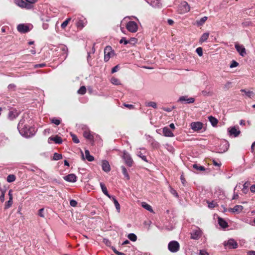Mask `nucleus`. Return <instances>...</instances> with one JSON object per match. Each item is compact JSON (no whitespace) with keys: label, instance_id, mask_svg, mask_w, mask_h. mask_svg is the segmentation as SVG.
I'll use <instances>...</instances> for the list:
<instances>
[{"label":"nucleus","instance_id":"nucleus-58","mask_svg":"<svg viewBox=\"0 0 255 255\" xmlns=\"http://www.w3.org/2000/svg\"><path fill=\"white\" fill-rule=\"evenodd\" d=\"M121 44L124 43V44L126 45L128 44V40H127L125 37H123L120 41Z\"/></svg>","mask_w":255,"mask_h":255},{"label":"nucleus","instance_id":"nucleus-36","mask_svg":"<svg viewBox=\"0 0 255 255\" xmlns=\"http://www.w3.org/2000/svg\"><path fill=\"white\" fill-rule=\"evenodd\" d=\"M241 91L242 92H244L245 93V94L248 97H250V98H252V97H253L254 96V93L253 91H247L245 89H242L241 90Z\"/></svg>","mask_w":255,"mask_h":255},{"label":"nucleus","instance_id":"nucleus-19","mask_svg":"<svg viewBox=\"0 0 255 255\" xmlns=\"http://www.w3.org/2000/svg\"><path fill=\"white\" fill-rule=\"evenodd\" d=\"M63 178L65 180L70 182H75L77 181V177L74 174H68Z\"/></svg>","mask_w":255,"mask_h":255},{"label":"nucleus","instance_id":"nucleus-56","mask_svg":"<svg viewBox=\"0 0 255 255\" xmlns=\"http://www.w3.org/2000/svg\"><path fill=\"white\" fill-rule=\"evenodd\" d=\"M70 205L72 207H76L77 205V202L73 199L70 201Z\"/></svg>","mask_w":255,"mask_h":255},{"label":"nucleus","instance_id":"nucleus-3","mask_svg":"<svg viewBox=\"0 0 255 255\" xmlns=\"http://www.w3.org/2000/svg\"><path fill=\"white\" fill-rule=\"evenodd\" d=\"M180 249V245L177 241H172L168 243V249L171 253H176Z\"/></svg>","mask_w":255,"mask_h":255},{"label":"nucleus","instance_id":"nucleus-32","mask_svg":"<svg viewBox=\"0 0 255 255\" xmlns=\"http://www.w3.org/2000/svg\"><path fill=\"white\" fill-rule=\"evenodd\" d=\"M121 168H122V173L124 174L125 177L127 180H129L130 177H129V175L128 174V172L126 168V167L124 166H122L121 167Z\"/></svg>","mask_w":255,"mask_h":255},{"label":"nucleus","instance_id":"nucleus-29","mask_svg":"<svg viewBox=\"0 0 255 255\" xmlns=\"http://www.w3.org/2000/svg\"><path fill=\"white\" fill-rule=\"evenodd\" d=\"M192 167L197 171H203L205 170V167L199 164H193Z\"/></svg>","mask_w":255,"mask_h":255},{"label":"nucleus","instance_id":"nucleus-10","mask_svg":"<svg viewBox=\"0 0 255 255\" xmlns=\"http://www.w3.org/2000/svg\"><path fill=\"white\" fill-rule=\"evenodd\" d=\"M83 130V136L85 138L89 139L90 141L94 138V134H92L90 131L86 127L82 128Z\"/></svg>","mask_w":255,"mask_h":255},{"label":"nucleus","instance_id":"nucleus-51","mask_svg":"<svg viewBox=\"0 0 255 255\" xmlns=\"http://www.w3.org/2000/svg\"><path fill=\"white\" fill-rule=\"evenodd\" d=\"M196 52H197L199 56H202L203 55V49L202 47H198L196 49Z\"/></svg>","mask_w":255,"mask_h":255},{"label":"nucleus","instance_id":"nucleus-38","mask_svg":"<svg viewBox=\"0 0 255 255\" xmlns=\"http://www.w3.org/2000/svg\"><path fill=\"white\" fill-rule=\"evenodd\" d=\"M128 237L130 241L133 242H135L137 240L136 236L133 233L128 234Z\"/></svg>","mask_w":255,"mask_h":255},{"label":"nucleus","instance_id":"nucleus-53","mask_svg":"<svg viewBox=\"0 0 255 255\" xmlns=\"http://www.w3.org/2000/svg\"><path fill=\"white\" fill-rule=\"evenodd\" d=\"M238 65H239V63L237 62H236L235 60H233L232 62V63L231 64V65L230 66V67L231 68H233L237 67Z\"/></svg>","mask_w":255,"mask_h":255},{"label":"nucleus","instance_id":"nucleus-16","mask_svg":"<svg viewBox=\"0 0 255 255\" xmlns=\"http://www.w3.org/2000/svg\"><path fill=\"white\" fill-rule=\"evenodd\" d=\"M51 141H53L55 143H62L63 142V140L60 136H59L57 135L50 136L48 138V142L50 143Z\"/></svg>","mask_w":255,"mask_h":255},{"label":"nucleus","instance_id":"nucleus-64","mask_svg":"<svg viewBox=\"0 0 255 255\" xmlns=\"http://www.w3.org/2000/svg\"><path fill=\"white\" fill-rule=\"evenodd\" d=\"M199 255H209V254L206 251L201 250L200 251Z\"/></svg>","mask_w":255,"mask_h":255},{"label":"nucleus","instance_id":"nucleus-39","mask_svg":"<svg viewBox=\"0 0 255 255\" xmlns=\"http://www.w3.org/2000/svg\"><path fill=\"white\" fill-rule=\"evenodd\" d=\"M136 155L140 157L143 160H144L145 162H148L146 156L143 155V154L141 153L140 151H137L136 153Z\"/></svg>","mask_w":255,"mask_h":255},{"label":"nucleus","instance_id":"nucleus-12","mask_svg":"<svg viewBox=\"0 0 255 255\" xmlns=\"http://www.w3.org/2000/svg\"><path fill=\"white\" fill-rule=\"evenodd\" d=\"M178 102L184 104H191L195 102V99L193 98H188L187 96H181L179 98Z\"/></svg>","mask_w":255,"mask_h":255},{"label":"nucleus","instance_id":"nucleus-50","mask_svg":"<svg viewBox=\"0 0 255 255\" xmlns=\"http://www.w3.org/2000/svg\"><path fill=\"white\" fill-rule=\"evenodd\" d=\"M76 25L78 28H82L84 26L83 21L82 20H79L76 23Z\"/></svg>","mask_w":255,"mask_h":255},{"label":"nucleus","instance_id":"nucleus-43","mask_svg":"<svg viewBox=\"0 0 255 255\" xmlns=\"http://www.w3.org/2000/svg\"><path fill=\"white\" fill-rule=\"evenodd\" d=\"M142 207L145 209L146 210L150 211V212H152V207H151L150 205H149V204L145 203V202H143L142 203Z\"/></svg>","mask_w":255,"mask_h":255},{"label":"nucleus","instance_id":"nucleus-45","mask_svg":"<svg viewBox=\"0 0 255 255\" xmlns=\"http://www.w3.org/2000/svg\"><path fill=\"white\" fill-rule=\"evenodd\" d=\"M145 106L147 107H151L154 109L157 108V104L154 102H149L145 103Z\"/></svg>","mask_w":255,"mask_h":255},{"label":"nucleus","instance_id":"nucleus-14","mask_svg":"<svg viewBox=\"0 0 255 255\" xmlns=\"http://www.w3.org/2000/svg\"><path fill=\"white\" fill-rule=\"evenodd\" d=\"M17 30L21 33H26L29 31L28 25L24 24H19L17 26Z\"/></svg>","mask_w":255,"mask_h":255},{"label":"nucleus","instance_id":"nucleus-42","mask_svg":"<svg viewBox=\"0 0 255 255\" xmlns=\"http://www.w3.org/2000/svg\"><path fill=\"white\" fill-rule=\"evenodd\" d=\"M71 20V18H67L64 21L62 22L61 25V27L62 28L64 29L68 25L69 21Z\"/></svg>","mask_w":255,"mask_h":255},{"label":"nucleus","instance_id":"nucleus-54","mask_svg":"<svg viewBox=\"0 0 255 255\" xmlns=\"http://www.w3.org/2000/svg\"><path fill=\"white\" fill-rule=\"evenodd\" d=\"M12 204V199L10 200L9 199V200L6 203V204L5 205V208H9Z\"/></svg>","mask_w":255,"mask_h":255},{"label":"nucleus","instance_id":"nucleus-31","mask_svg":"<svg viewBox=\"0 0 255 255\" xmlns=\"http://www.w3.org/2000/svg\"><path fill=\"white\" fill-rule=\"evenodd\" d=\"M207 19L208 17L207 16L201 18L199 20L196 21L197 25L199 26L203 25Z\"/></svg>","mask_w":255,"mask_h":255},{"label":"nucleus","instance_id":"nucleus-6","mask_svg":"<svg viewBox=\"0 0 255 255\" xmlns=\"http://www.w3.org/2000/svg\"><path fill=\"white\" fill-rule=\"evenodd\" d=\"M229 147V144H217L214 151L219 153H223L226 152Z\"/></svg>","mask_w":255,"mask_h":255},{"label":"nucleus","instance_id":"nucleus-57","mask_svg":"<svg viewBox=\"0 0 255 255\" xmlns=\"http://www.w3.org/2000/svg\"><path fill=\"white\" fill-rule=\"evenodd\" d=\"M43 212H44V208H41V209H39L38 211V216H39L41 217L44 218V215L43 214Z\"/></svg>","mask_w":255,"mask_h":255},{"label":"nucleus","instance_id":"nucleus-9","mask_svg":"<svg viewBox=\"0 0 255 255\" xmlns=\"http://www.w3.org/2000/svg\"><path fill=\"white\" fill-rule=\"evenodd\" d=\"M224 246L230 249H236L238 247L237 243L234 239H230L224 242Z\"/></svg>","mask_w":255,"mask_h":255},{"label":"nucleus","instance_id":"nucleus-55","mask_svg":"<svg viewBox=\"0 0 255 255\" xmlns=\"http://www.w3.org/2000/svg\"><path fill=\"white\" fill-rule=\"evenodd\" d=\"M250 183L248 182H246L243 185V191L245 193H246L245 190H247L249 187Z\"/></svg>","mask_w":255,"mask_h":255},{"label":"nucleus","instance_id":"nucleus-8","mask_svg":"<svg viewBox=\"0 0 255 255\" xmlns=\"http://www.w3.org/2000/svg\"><path fill=\"white\" fill-rule=\"evenodd\" d=\"M190 7L186 1H183L179 5V10L181 13H184L190 11Z\"/></svg>","mask_w":255,"mask_h":255},{"label":"nucleus","instance_id":"nucleus-52","mask_svg":"<svg viewBox=\"0 0 255 255\" xmlns=\"http://www.w3.org/2000/svg\"><path fill=\"white\" fill-rule=\"evenodd\" d=\"M71 136L72 138V140L74 142L78 143L79 142V140L78 139V137L75 135V134H71Z\"/></svg>","mask_w":255,"mask_h":255},{"label":"nucleus","instance_id":"nucleus-25","mask_svg":"<svg viewBox=\"0 0 255 255\" xmlns=\"http://www.w3.org/2000/svg\"><path fill=\"white\" fill-rule=\"evenodd\" d=\"M111 199L113 201L117 211H118V213H120V205L118 201L116 199L115 196H112V197Z\"/></svg>","mask_w":255,"mask_h":255},{"label":"nucleus","instance_id":"nucleus-61","mask_svg":"<svg viewBox=\"0 0 255 255\" xmlns=\"http://www.w3.org/2000/svg\"><path fill=\"white\" fill-rule=\"evenodd\" d=\"M175 108L174 107H172V108H163L162 109L163 111H166V112H171L173 109H174Z\"/></svg>","mask_w":255,"mask_h":255},{"label":"nucleus","instance_id":"nucleus-7","mask_svg":"<svg viewBox=\"0 0 255 255\" xmlns=\"http://www.w3.org/2000/svg\"><path fill=\"white\" fill-rule=\"evenodd\" d=\"M126 28L131 32H135L137 30L138 26L135 22L130 21L127 23Z\"/></svg>","mask_w":255,"mask_h":255},{"label":"nucleus","instance_id":"nucleus-27","mask_svg":"<svg viewBox=\"0 0 255 255\" xmlns=\"http://www.w3.org/2000/svg\"><path fill=\"white\" fill-rule=\"evenodd\" d=\"M209 36V33L206 32L203 33L199 39V42L203 43L207 41Z\"/></svg>","mask_w":255,"mask_h":255},{"label":"nucleus","instance_id":"nucleus-40","mask_svg":"<svg viewBox=\"0 0 255 255\" xmlns=\"http://www.w3.org/2000/svg\"><path fill=\"white\" fill-rule=\"evenodd\" d=\"M62 157V156L61 154L55 152L53 154L52 159L54 160H58L61 159Z\"/></svg>","mask_w":255,"mask_h":255},{"label":"nucleus","instance_id":"nucleus-41","mask_svg":"<svg viewBox=\"0 0 255 255\" xmlns=\"http://www.w3.org/2000/svg\"><path fill=\"white\" fill-rule=\"evenodd\" d=\"M111 82L112 84L115 85H119L121 84L119 80L115 77L112 78L111 79Z\"/></svg>","mask_w":255,"mask_h":255},{"label":"nucleus","instance_id":"nucleus-13","mask_svg":"<svg viewBox=\"0 0 255 255\" xmlns=\"http://www.w3.org/2000/svg\"><path fill=\"white\" fill-rule=\"evenodd\" d=\"M235 48L240 55L244 57L246 55V49L244 46L236 44Z\"/></svg>","mask_w":255,"mask_h":255},{"label":"nucleus","instance_id":"nucleus-26","mask_svg":"<svg viewBox=\"0 0 255 255\" xmlns=\"http://www.w3.org/2000/svg\"><path fill=\"white\" fill-rule=\"evenodd\" d=\"M218 223L219 225L223 228H226L228 226V223L221 218H218Z\"/></svg>","mask_w":255,"mask_h":255},{"label":"nucleus","instance_id":"nucleus-2","mask_svg":"<svg viewBox=\"0 0 255 255\" xmlns=\"http://www.w3.org/2000/svg\"><path fill=\"white\" fill-rule=\"evenodd\" d=\"M122 158L125 164L128 167H131L133 164V160L130 154L126 150L123 151Z\"/></svg>","mask_w":255,"mask_h":255},{"label":"nucleus","instance_id":"nucleus-4","mask_svg":"<svg viewBox=\"0 0 255 255\" xmlns=\"http://www.w3.org/2000/svg\"><path fill=\"white\" fill-rule=\"evenodd\" d=\"M191 238L193 240H199L202 235V232L201 229L195 227L191 232Z\"/></svg>","mask_w":255,"mask_h":255},{"label":"nucleus","instance_id":"nucleus-17","mask_svg":"<svg viewBox=\"0 0 255 255\" xmlns=\"http://www.w3.org/2000/svg\"><path fill=\"white\" fill-rule=\"evenodd\" d=\"M152 7L159 8L161 6L160 0H145Z\"/></svg>","mask_w":255,"mask_h":255},{"label":"nucleus","instance_id":"nucleus-44","mask_svg":"<svg viewBox=\"0 0 255 255\" xmlns=\"http://www.w3.org/2000/svg\"><path fill=\"white\" fill-rule=\"evenodd\" d=\"M86 92V88L84 86H83L80 87V88L78 91V93L80 95H84Z\"/></svg>","mask_w":255,"mask_h":255},{"label":"nucleus","instance_id":"nucleus-18","mask_svg":"<svg viewBox=\"0 0 255 255\" xmlns=\"http://www.w3.org/2000/svg\"><path fill=\"white\" fill-rule=\"evenodd\" d=\"M62 54L63 56L62 58L63 60H64L66 59L68 55V48L66 46L64 45H62L59 47Z\"/></svg>","mask_w":255,"mask_h":255},{"label":"nucleus","instance_id":"nucleus-28","mask_svg":"<svg viewBox=\"0 0 255 255\" xmlns=\"http://www.w3.org/2000/svg\"><path fill=\"white\" fill-rule=\"evenodd\" d=\"M85 154L86 159L89 161H92L94 160V157L90 154V152L88 150H85Z\"/></svg>","mask_w":255,"mask_h":255},{"label":"nucleus","instance_id":"nucleus-47","mask_svg":"<svg viewBox=\"0 0 255 255\" xmlns=\"http://www.w3.org/2000/svg\"><path fill=\"white\" fill-rule=\"evenodd\" d=\"M165 147L170 152L173 153L174 151V148L172 147L171 144H164Z\"/></svg>","mask_w":255,"mask_h":255},{"label":"nucleus","instance_id":"nucleus-21","mask_svg":"<svg viewBox=\"0 0 255 255\" xmlns=\"http://www.w3.org/2000/svg\"><path fill=\"white\" fill-rule=\"evenodd\" d=\"M18 114V112L16 110H12L9 112L8 117L10 120H13L16 118Z\"/></svg>","mask_w":255,"mask_h":255},{"label":"nucleus","instance_id":"nucleus-23","mask_svg":"<svg viewBox=\"0 0 255 255\" xmlns=\"http://www.w3.org/2000/svg\"><path fill=\"white\" fill-rule=\"evenodd\" d=\"M244 209L243 206L241 205H236L234 208H231L230 211H232L233 213H239L241 212Z\"/></svg>","mask_w":255,"mask_h":255},{"label":"nucleus","instance_id":"nucleus-34","mask_svg":"<svg viewBox=\"0 0 255 255\" xmlns=\"http://www.w3.org/2000/svg\"><path fill=\"white\" fill-rule=\"evenodd\" d=\"M16 179V177H15V176L13 174H10V175H8L7 177V178H6V181L9 182V183H10V182H12L13 181H14Z\"/></svg>","mask_w":255,"mask_h":255},{"label":"nucleus","instance_id":"nucleus-5","mask_svg":"<svg viewBox=\"0 0 255 255\" xmlns=\"http://www.w3.org/2000/svg\"><path fill=\"white\" fill-rule=\"evenodd\" d=\"M104 60L105 61H108L110 58L113 56L114 52L112 49V47L110 46H106L104 49Z\"/></svg>","mask_w":255,"mask_h":255},{"label":"nucleus","instance_id":"nucleus-30","mask_svg":"<svg viewBox=\"0 0 255 255\" xmlns=\"http://www.w3.org/2000/svg\"><path fill=\"white\" fill-rule=\"evenodd\" d=\"M209 120L213 127H215L217 126L218 123V121L217 119L212 116H210L209 117Z\"/></svg>","mask_w":255,"mask_h":255},{"label":"nucleus","instance_id":"nucleus-1","mask_svg":"<svg viewBox=\"0 0 255 255\" xmlns=\"http://www.w3.org/2000/svg\"><path fill=\"white\" fill-rule=\"evenodd\" d=\"M25 120L22 119L19 121L17 128L20 134L25 137H29L33 136L36 131L35 128L32 127H29L25 124Z\"/></svg>","mask_w":255,"mask_h":255},{"label":"nucleus","instance_id":"nucleus-60","mask_svg":"<svg viewBox=\"0 0 255 255\" xmlns=\"http://www.w3.org/2000/svg\"><path fill=\"white\" fill-rule=\"evenodd\" d=\"M32 5H31V4L29 3V2H27L25 0V6H24V7L26 8L27 9H30V8H32Z\"/></svg>","mask_w":255,"mask_h":255},{"label":"nucleus","instance_id":"nucleus-20","mask_svg":"<svg viewBox=\"0 0 255 255\" xmlns=\"http://www.w3.org/2000/svg\"><path fill=\"white\" fill-rule=\"evenodd\" d=\"M102 168L103 170L106 172H109L111 170V167L109 164V163L106 160L102 161Z\"/></svg>","mask_w":255,"mask_h":255},{"label":"nucleus","instance_id":"nucleus-59","mask_svg":"<svg viewBox=\"0 0 255 255\" xmlns=\"http://www.w3.org/2000/svg\"><path fill=\"white\" fill-rule=\"evenodd\" d=\"M232 83L231 82H228L225 85H224V89L228 90L231 87Z\"/></svg>","mask_w":255,"mask_h":255},{"label":"nucleus","instance_id":"nucleus-62","mask_svg":"<svg viewBox=\"0 0 255 255\" xmlns=\"http://www.w3.org/2000/svg\"><path fill=\"white\" fill-rule=\"evenodd\" d=\"M45 64L42 63V64H36L34 65V68H42L45 66Z\"/></svg>","mask_w":255,"mask_h":255},{"label":"nucleus","instance_id":"nucleus-63","mask_svg":"<svg viewBox=\"0 0 255 255\" xmlns=\"http://www.w3.org/2000/svg\"><path fill=\"white\" fill-rule=\"evenodd\" d=\"M103 242L108 246H110L111 245V242L108 239H104Z\"/></svg>","mask_w":255,"mask_h":255},{"label":"nucleus","instance_id":"nucleus-11","mask_svg":"<svg viewBox=\"0 0 255 255\" xmlns=\"http://www.w3.org/2000/svg\"><path fill=\"white\" fill-rule=\"evenodd\" d=\"M203 124L200 122H192L190 124L192 129L195 131H198L203 128Z\"/></svg>","mask_w":255,"mask_h":255},{"label":"nucleus","instance_id":"nucleus-37","mask_svg":"<svg viewBox=\"0 0 255 255\" xmlns=\"http://www.w3.org/2000/svg\"><path fill=\"white\" fill-rule=\"evenodd\" d=\"M50 121L51 123L54 124L56 126L60 125L61 123V120L55 118L50 119Z\"/></svg>","mask_w":255,"mask_h":255},{"label":"nucleus","instance_id":"nucleus-15","mask_svg":"<svg viewBox=\"0 0 255 255\" xmlns=\"http://www.w3.org/2000/svg\"><path fill=\"white\" fill-rule=\"evenodd\" d=\"M228 132L230 135H234L235 137L238 136L241 132L240 130L235 127L229 128Z\"/></svg>","mask_w":255,"mask_h":255},{"label":"nucleus","instance_id":"nucleus-22","mask_svg":"<svg viewBox=\"0 0 255 255\" xmlns=\"http://www.w3.org/2000/svg\"><path fill=\"white\" fill-rule=\"evenodd\" d=\"M163 133L166 136L172 137L173 136V133L168 127H164L163 128Z\"/></svg>","mask_w":255,"mask_h":255},{"label":"nucleus","instance_id":"nucleus-35","mask_svg":"<svg viewBox=\"0 0 255 255\" xmlns=\"http://www.w3.org/2000/svg\"><path fill=\"white\" fill-rule=\"evenodd\" d=\"M9 141L8 138L7 137H5V136L3 134H0V143H5Z\"/></svg>","mask_w":255,"mask_h":255},{"label":"nucleus","instance_id":"nucleus-33","mask_svg":"<svg viewBox=\"0 0 255 255\" xmlns=\"http://www.w3.org/2000/svg\"><path fill=\"white\" fill-rule=\"evenodd\" d=\"M5 193V190L0 188V202L1 203H3L4 201Z\"/></svg>","mask_w":255,"mask_h":255},{"label":"nucleus","instance_id":"nucleus-46","mask_svg":"<svg viewBox=\"0 0 255 255\" xmlns=\"http://www.w3.org/2000/svg\"><path fill=\"white\" fill-rule=\"evenodd\" d=\"M16 3L21 7H24L25 4V1L23 0H16Z\"/></svg>","mask_w":255,"mask_h":255},{"label":"nucleus","instance_id":"nucleus-48","mask_svg":"<svg viewBox=\"0 0 255 255\" xmlns=\"http://www.w3.org/2000/svg\"><path fill=\"white\" fill-rule=\"evenodd\" d=\"M101 141V138L98 135L94 134V138L92 140V141L100 142Z\"/></svg>","mask_w":255,"mask_h":255},{"label":"nucleus","instance_id":"nucleus-49","mask_svg":"<svg viewBox=\"0 0 255 255\" xmlns=\"http://www.w3.org/2000/svg\"><path fill=\"white\" fill-rule=\"evenodd\" d=\"M137 42V39L135 38H131L129 40H128V43L131 45H134Z\"/></svg>","mask_w":255,"mask_h":255},{"label":"nucleus","instance_id":"nucleus-24","mask_svg":"<svg viewBox=\"0 0 255 255\" xmlns=\"http://www.w3.org/2000/svg\"><path fill=\"white\" fill-rule=\"evenodd\" d=\"M100 186H101V189H102V192H103V193L106 195L107 197H108L109 198H111L112 197V196L110 195L109 193H108V190H107V187H106V186L105 185V184L102 182L100 183Z\"/></svg>","mask_w":255,"mask_h":255}]
</instances>
